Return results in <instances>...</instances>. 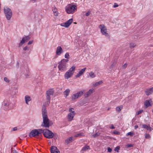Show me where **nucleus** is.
I'll return each instance as SVG.
<instances>
[{
  "mask_svg": "<svg viewBox=\"0 0 153 153\" xmlns=\"http://www.w3.org/2000/svg\"><path fill=\"white\" fill-rule=\"evenodd\" d=\"M73 74L69 71H67L64 75V77L65 79H68L70 78Z\"/></svg>",
  "mask_w": 153,
  "mask_h": 153,
  "instance_id": "obj_15",
  "label": "nucleus"
},
{
  "mask_svg": "<svg viewBox=\"0 0 153 153\" xmlns=\"http://www.w3.org/2000/svg\"><path fill=\"white\" fill-rule=\"evenodd\" d=\"M75 68V66H73L71 68H70L68 71H69L73 74L74 73Z\"/></svg>",
  "mask_w": 153,
  "mask_h": 153,
  "instance_id": "obj_22",
  "label": "nucleus"
},
{
  "mask_svg": "<svg viewBox=\"0 0 153 153\" xmlns=\"http://www.w3.org/2000/svg\"><path fill=\"white\" fill-rule=\"evenodd\" d=\"M29 50V48L27 47V46H25L23 48L24 51H28Z\"/></svg>",
  "mask_w": 153,
  "mask_h": 153,
  "instance_id": "obj_43",
  "label": "nucleus"
},
{
  "mask_svg": "<svg viewBox=\"0 0 153 153\" xmlns=\"http://www.w3.org/2000/svg\"><path fill=\"white\" fill-rule=\"evenodd\" d=\"M17 129V128L16 127H15L13 128V130L14 131L16 130Z\"/></svg>",
  "mask_w": 153,
  "mask_h": 153,
  "instance_id": "obj_54",
  "label": "nucleus"
},
{
  "mask_svg": "<svg viewBox=\"0 0 153 153\" xmlns=\"http://www.w3.org/2000/svg\"><path fill=\"white\" fill-rule=\"evenodd\" d=\"M83 134L82 133H80L79 134H76L74 135V137H78L80 136H82Z\"/></svg>",
  "mask_w": 153,
  "mask_h": 153,
  "instance_id": "obj_35",
  "label": "nucleus"
},
{
  "mask_svg": "<svg viewBox=\"0 0 153 153\" xmlns=\"http://www.w3.org/2000/svg\"><path fill=\"white\" fill-rule=\"evenodd\" d=\"M51 153H60V152L55 146H53L51 147Z\"/></svg>",
  "mask_w": 153,
  "mask_h": 153,
  "instance_id": "obj_10",
  "label": "nucleus"
},
{
  "mask_svg": "<svg viewBox=\"0 0 153 153\" xmlns=\"http://www.w3.org/2000/svg\"><path fill=\"white\" fill-rule=\"evenodd\" d=\"M17 65H19V63L18 62L17 63Z\"/></svg>",
  "mask_w": 153,
  "mask_h": 153,
  "instance_id": "obj_58",
  "label": "nucleus"
},
{
  "mask_svg": "<svg viewBox=\"0 0 153 153\" xmlns=\"http://www.w3.org/2000/svg\"><path fill=\"white\" fill-rule=\"evenodd\" d=\"M118 6V5L117 3H114V5L113 6V7L114 8L117 7Z\"/></svg>",
  "mask_w": 153,
  "mask_h": 153,
  "instance_id": "obj_48",
  "label": "nucleus"
},
{
  "mask_svg": "<svg viewBox=\"0 0 153 153\" xmlns=\"http://www.w3.org/2000/svg\"><path fill=\"white\" fill-rule=\"evenodd\" d=\"M90 147L88 145H85V146L83 147L82 150L81 151L84 152L86 151V150L90 149Z\"/></svg>",
  "mask_w": 153,
  "mask_h": 153,
  "instance_id": "obj_26",
  "label": "nucleus"
},
{
  "mask_svg": "<svg viewBox=\"0 0 153 153\" xmlns=\"http://www.w3.org/2000/svg\"><path fill=\"white\" fill-rule=\"evenodd\" d=\"M90 76L92 78H94L95 77V75L94 73L92 72H91L89 74Z\"/></svg>",
  "mask_w": 153,
  "mask_h": 153,
  "instance_id": "obj_33",
  "label": "nucleus"
},
{
  "mask_svg": "<svg viewBox=\"0 0 153 153\" xmlns=\"http://www.w3.org/2000/svg\"><path fill=\"white\" fill-rule=\"evenodd\" d=\"M99 135V134H97V133H96L92 135V136L94 138H95V137H96L97 136H98Z\"/></svg>",
  "mask_w": 153,
  "mask_h": 153,
  "instance_id": "obj_42",
  "label": "nucleus"
},
{
  "mask_svg": "<svg viewBox=\"0 0 153 153\" xmlns=\"http://www.w3.org/2000/svg\"><path fill=\"white\" fill-rule=\"evenodd\" d=\"M68 61V59H63L59 62L58 68L59 71L63 72L66 70L68 66L67 63Z\"/></svg>",
  "mask_w": 153,
  "mask_h": 153,
  "instance_id": "obj_2",
  "label": "nucleus"
},
{
  "mask_svg": "<svg viewBox=\"0 0 153 153\" xmlns=\"http://www.w3.org/2000/svg\"><path fill=\"white\" fill-rule=\"evenodd\" d=\"M123 106L122 105L117 106L116 108V110L118 112H120L121 110L123 108Z\"/></svg>",
  "mask_w": 153,
  "mask_h": 153,
  "instance_id": "obj_28",
  "label": "nucleus"
},
{
  "mask_svg": "<svg viewBox=\"0 0 153 153\" xmlns=\"http://www.w3.org/2000/svg\"><path fill=\"white\" fill-rule=\"evenodd\" d=\"M99 28L100 29L102 35H105L108 38L109 37V35L107 31L106 27L104 25H100Z\"/></svg>",
  "mask_w": 153,
  "mask_h": 153,
  "instance_id": "obj_7",
  "label": "nucleus"
},
{
  "mask_svg": "<svg viewBox=\"0 0 153 153\" xmlns=\"http://www.w3.org/2000/svg\"><path fill=\"white\" fill-rule=\"evenodd\" d=\"M61 25L63 27H66V26H65V23H62L61 24Z\"/></svg>",
  "mask_w": 153,
  "mask_h": 153,
  "instance_id": "obj_49",
  "label": "nucleus"
},
{
  "mask_svg": "<svg viewBox=\"0 0 153 153\" xmlns=\"http://www.w3.org/2000/svg\"><path fill=\"white\" fill-rule=\"evenodd\" d=\"M152 112L153 113V109L152 110Z\"/></svg>",
  "mask_w": 153,
  "mask_h": 153,
  "instance_id": "obj_59",
  "label": "nucleus"
},
{
  "mask_svg": "<svg viewBox=\"0 0 153 153\" xmlns=\"http://www.w3.org/2000/svg\"><path fill=\"white\" fill-rule=\"evenodd\" d=\"M42 111L43 123L41 126L45 128H48L50 126L49 120L47 115L46 108L45 105H43L42 106Z\"/></svg>",
  "mask_w": 153,
  "mask_h": 153,
  "instance_id": "obj_1",
  "label": "nucleus"
},
{
  "mask_svg": "<svg viewBox=\"0 0 153 153\" xmlns=\"http://www.w3.org/2000/svg\"><path fill=\"white\" fill-rule=\"evenodd\" d=\"M120 147L119 146L116 147L114 149V150L117 151V152H119V150L120 149Z\"/></svg>",
  "mask_w": 153,
  "mask_h": 153,
  "instance_id": "obj_38",
  "label": "nucleus"
},
{
  "mask_svg": "<svg viewBox=\"0 0 153 153\" xmlns=\"http://www.w3.org/2000/svg\"><path fill=\"white\" fill-rule=\"evenodd\" d=\"M102 81H99L98 82H96L95 84H94L93 86L94 87L97 86L102 84Z\"/></svg>",
  "mask_w": 153,
  "mask_h": 153,
  "instance_id": "obj_31",
  "label": "nucleus"
},
{
  "mask_svg": "<svg viewBox=\"0 0 153 153\" xmlns=\"http://www.w3.org/2000/svg\"><path fill=\"white\" fill-rule=\"evenodd\" d=\"M138 126L137 125H136L134 126V128L135 129H137V128H138Z\"/></svg>",
  "mask_w": 153,
  "mask_h": 153,
  "instance_id": "obj_55",
  "label": "nucleus"
},
{
  "mask_svg": "<svg viewBox=\"0 0 153 153\" xmlns=\"http://www.w3.org/2000/svg\"><path fill=\"white\" fill-rule=\"evenodd\" d=\"M133 145L132 144H127V146L128 147H132Z\"/></svg>",
  "mask_w": 153,
  "mask_h": 153,
  "instance_id": "obj_52",
  "label": "nucleus"
},
{
  "mask_svg": "<svg viewBox=\"0 0 153 153\" xmlns=\"http://www.w3.org/2000/svg\"><path fill=\"white\" fill-rule=\"evenodd\" d=\"M4 13L7 19L8 20H10L12 16V12L10 9L7 7H4Z\"/></svg>",
  "mask_w": 153,
  "mask_h": 153,
  "instance_id": "obj_6",
  "label": "nucleus"
},
{
  "mask_svg": "<svg viewBox=\"0 0 153 153\" xmlns=\"http://www.w3.org/2000/svg\"><path fill=\"white\" fill-rule=\"evenodd\" d=\"M94 91V90L93 88L90 89L86 93L84 94V97L85 98H86L90 95Z\"/></svg>",
  "mask_w": 153,
  "mask_h": 153,
  "instance_id": "obj_12",
  "label": "nucleus"
},
{
  "mask_svg": "<svg viewBox=\"0 0 153 153\" xmlns=\"http://www.w3.org/2000/svg\"><path fill=\"white\" fill-rule=\"evenodd\" d=\"M69 111L70 112L69 114H74L75 115L76 113L75 112V111L74 110V109L73 108H70L69 109Z\"/></svg>",
  "mask_w": 153,
  "mask_h": 153,
  "instance_id": "obj_25",
  "label": "nucleus"
},
{
  "mask_svg": "<svg viewBox=\"0 0 153 153\" xmlns=\"http://www.w3.org/2000/svg\"><path fill=\"white\" fill-rule=\"evenodd\" d=\"M73 21V19H71L65 22L66 27H68L71 24Z\"/></svg>",
  "mask_w": 153,
  "mask_h": 153,
  "instance_id": "obj_17",
  "label": "nucleus"
},
{
  "mask_svg": "<svg viewBox=\"0 0 153 153\" xmlns=\"http://www.w3.org/2000/svg\"><path fill=\"white\" fill-rule=\"evenodd\" d=\"M145 137L146 138H150V136L149 134H146L145 135Z\"/></svg>",
  "mask_w": 153,
  "mask_h": 153,
  "instance_id": "obj_40",
  "label": "nucleus"
},
{
  "mask_svg": "<svg viewBox=\"0 0 153 153\" xmlns=\"http://www.w3.org/2000/svg\"><path fill=\"white\" fill-rule=\"evenodd\" d=\"M110 109V108H108L107 110H109Z\"/></svg>",
  "mask_w": 153,
  "mask_h": 153,
  "instance_id": "obj_57",
  "label": "nucleus"
},
{
  "mask_svg": "<svg viewBox=\"0 0 153 153\" xmlns=\"http://www.w3.org/2000/svg\"><path fill=\"white\" fill-rule=\"evenodd\" d=\"M108 152H111L112 151V149L109 147L108 148Z\"/></svg>",
  "mask_w": 153,
  "mask_h": 153,
  "instance_id": "obj_47",
  "label": "nucleus"
},
{
  "mask_svg": "<svg viewBox=\"0 0 153 153\" xmlns=\"http://www.w3.org/2000/svg\"><path fill=\"white\" fill-rule=\"evenodd\" d=\"M144 104L146 107H147L151 105V104L149 100H146L144 102Z\"/></svg>",
  "mask_w": 153,
  "mask_h": 153,
  "instance_id": "obj_27",
  "label": "nucleus"
},
{
  "mask_svg": "<svg viewBox=\"0 0 153 153\" xmlns=\"http://www.w3.org/2000/svg\"><path fill=\"white\" fill-rule=\"evenodd\" d=\"M75 115L74 114H68L67 116V119L69 121H71L73 120Z\"/></svg>",
  "mask_w": 153,
  "mask_h": 153,
  "instance_id": "obj_16",
  "label": "nucleus"
},
{
  "mask_svg": "<svg viewBox=\"0 0 153 153\" xmlns=\"http://www.w3.org/2000/svg\"><path fill=\"white\" fill-rule=\"evenodd\" d=\"M13 153H19L17 152L15 150H14L12 151Z\"/></svg>",
  "mask_w": 153,
  "mask_h": 153,
  "instance_id": "obj_53",
  "label": "nucleus"
},
{
  "mask_svg": "<svg viewBox=\"0 0 153 153\" xmlns=\"http://www.w3.org/2000/svg\"><path fill=\"white\" fill-rule=\"evenodd\" d=\"M25 41L24 40V39L22 38V40L21 41L19 45V47H20L21 46L25 43Z\"/></svg>",
  "mask_w": 153,
  "mask_h": 153,
  "instance_id": "obj_30",
  "label": "nucleus"
},
{
  "mask_svg": "<svg viewBox=\"0 0 153 153\" xmlns=\"http://www.w3.org/2000/svg\"><path fill=\"white\" fill-rule=\"evenodd\" d=\"M70 92V90L69 89H67L64 92V94L65 97H66L68 96Z\"/></svg>",
  "mask_w": 153,
  "mask_h": 153,
  "instance_id": "obj_23",
  "label": "nucleus"
},
{
  "mask_svg": "<svg viewBox=\"0 0 153 153\" xmlns=\"http://www.w3.org/2000/svg\"><path fill=\"white\" fill-rule=\"evenodd\" d=\"M25 100L26 103L28 105V102L31 101V99L30 97L28 95H26L25 96Z\"/></svg>",
  "mask_w": 153,
  "mask_h": 153,
  "instance_id": "obj_21",
  "label": "nucleus"
},
{
  "mask_svg": "<svg viewBox=\"0 0 153 153\" xmlns=\"http://www.w3.org/2000/svg\"><path fill=\"white\" fill-rule=\"evenodd\" d=\"M63 52V50L60 46H58L57 48L56 53L58 55H60Z\"/></svg>",
  "mask_w": 153,
  "mask_h": 153,
  "instance_id": "obj_13",
  "label": "nucleus"
},
{
  "mask_svg": "<svg viewBox=\"0 0 153 153\" xmlns=\"http://www.w3.org/2000/svg\"><path fill=\"white\" fill-rule=\"evenodd\" d=\"M134 135V133L131 132H130L127 133V135H130V136H133Z\"/></svg>",
  "mask_w": 153,
  "mask_h": 153,
  "instance_id": "obj_37",
  "label": "nucleus"
},
{
  "mask_svg": "<svg viewBox=\"0 0 153 153\" xmlns=\"http://www.w3.org/2000/svg\"><path fill=\"white\" fill-rule=\"evenodd\" d=\"M65 57L66 58L68 59L69 58V55L68 53H66L65 55Z\"/></svg>",
  "mask_w": 153,
  "mask_h": 153,
  "instance_id": "obj_36",
  "label": "nucleus"
},
{
  "mask_svg": "<svg viewBox=\"0 0 153 153\" xmlns=\"http://www.w3.org/2000/svg\"><path fill=\"white\" fill-rule=\"evenodd\" d=\"M54 93L53 90V89H50L48 90L46 92V95H48L51 96L53 95Z\"/></svg>",
  "mask_w": 153,
  "mask_h": 153,
  "instance_id": "obj_20",
  "label": "nucleus"
},
{
  "mask_svg": "<svg viewBox=\"0 0 153 153\" xmlns=\"http://www.w3.org/2000/svg\"><path fill=\"white\" fill-rule=\"evenodd\" d=\"M76 10V6L71 4H68L65 7V10L68 14L73 13Z\"/></svg>",
  "mask_w": 153,
  "mask_h": 153,
  "instance_id": "obj_3",
  "label": "nucleus"
},
{
  "mask_svg": "<svg viewBox=\"0 0 153 153\" xmlns=\"http://www.w3.org/2000/svg\"><path fill=\"white\" fill-rule=\"evenodd\" d=\"M42 129H33L30 132L29 136L30 137L40 136L42 135Z\"/></svg>",
  "mask_w": 153,
  "mask_h": 153,
  "instance_id": "obj_5",
  "label": "nucleus"
},
{
  "mask_svg": "<svg viewBox=\"0 0 153 153\" xmlns=\"http://www.w3.org/2000/svg\"><path fill=\"white\" fill-rule=\"evenodd\" d=\"M72 137H70L68 139H66L65 140V142L67 143V144L70 143L71 142H72Z\"/></svg>",
  "mask_w": 153,
  "mask_h": 153,
  "instance_id": "obj_29",
  "label": "nucleus"
},
{
  "mask_svg": "<svg viewBox=\"0 0 153 153\" xmlns=\"http://www.w3.org/2000/svg\"><path fill=\"white\" fill-rule=\"evenodd\" d=\"M33 40L30 41L28 43V45H30L33 43Z\"/></svg>",
  "mask_w": 153,
  "mask_h": 153,
  "instance_id": "obj_50",
  "label": "nucleus"
},
{
  "mask_svg": "<svg viewBox=\"0 0 153 153\" xmlns=\"http://www.w3.org/2000/svg\"><path fill=\"white\" fill-rule=\"evenodd\" d=\"M42 133L45 137L48 139L52 138L54 135L53 133L47 129H42Z\"/></svg>",
  "mask_w": 153,
  "mask_h": 153,
  "instance_id": "obj_4",
  "label": "nucleus"
},
{
  "mask_svg": "<svg viewBox=\"0 0 153 153\" xmlns=\"http://www.w3.org/2000/svg\"><path fill=\"white\" fill-rule=\"evenodd\" d=\"M83 91H80L77 92L75 94L73 95L71 97V99L72 100H74L78 98L83 94Z\"/></svg>",
  "mask_w": 153,
  "mask_h": 153,
  "instance_id": "obj_8",
  "label": "nucleus"
},
{
  "mask_svg": "<svg viewBox=\"0 0 153 153\" xmlns=\"http://www.w3.org/2000/svg\"><path fill=\"white\" fill-rule=\"evenodd\" d=\"M127 66V63L125 64L122 66V68L123 69H125L126 68Z\"/></svg>",
  "mask_w": 153,
  "mask_h": 153,
  "instance_id": "obj_44",
  "label": "nucleus"
},
{
  "mask_svg": "<svg viewBox=\"0 0 153 153\" xmlns=\"http://www.w3.org/2000/svg\"><path fill=\"white\" fill-rule=\"evenodd\" d=\"M136 46V44L134 43H131L130 44V48H133Z\"/></svg>",
  "mask_w": 153,
  "mask_h": 153,
  "instance_id": "obj_34",
  "label": "nucleus"
},
{
  "mask_svg": "<svg viewBox=\"0 0 153 153\" xmlns=\"http://www.w3.org/2000/svg\"><path fill=\"white\" fill-rule=\"evenodd\" d=\"M142 128H145L147 130H149V131H151V130L153 129L150 126H148L146 124L143 125Z\"/></svg>",
  "mask_w": 153,
  "mask_h": 153,
  "instance_id": "obj_18",
  "label": "nucleus"
},
{
  "mask_svg": "<svg viewBox=\"0 0 153 153\" xmlns=\"http://www.w3.org/2000/svg\"><path fill=\"white\" fill-rule=\"evenodd\" d=\"M46 97V100H47V101L46 102V104L49 105L50 103V100H51L50 96L47 95Z\"/></svg>",
  "mask_w": 153,
  "mask_h": 153,
  "instance_id": "obj_24",
  "label": "nucleus"
},
{
  "mask_svg": "<svg viewBox=\"0 0 153 153\" xmlns=\"http://www.w3.org/2000/svg\"><path fill=\"white\" fill-rule=\"evenodd\" d=\"M113 133L115 134H120V132L117 131H114Z\"/></svg>",
  "mask_w": 153,
  "mask_h": 153,
  "instance_id": "obj_46",
  "label": "nucleus"
},
{
  "mask_svg": "<svg viewBox=\"0 0 153 153\" xmlns=\"http://www.w3.org/2000/svg\"><path fill=\"white\" fill-rule=\"evenodd\" d=\"M52 10L54 13V15L55 16H57L58 15V12L57 11V9L55 7V6H53L52 7Z\"/></svg>",
  "mask_w": 153,
  "mask_h": 153,
  "instance_id": "obj_19",
  "label": "nucleus"
},
{
  "mask_svg": "<svg viewBox=\"0 0 153 153\" xmlns=\"http://www.w3.org/2000/svg\"><path fill=\"white\" fill-rule=\"evenodd\" d=\"M143 111V110H140L139 111H138L137 113H136V114L137 115H138L140 114H141Z\"/></svg>",
  "mask_w": 153,
  "mask_h": 153,
  "instance_id": "obj_39",
  "label": "nucleus"
},
{
  "mask_svg": "<svg viewBox=\"0 0 153 153\" xmlns=\"http://www.w3.org/2000/svg\"><path fill=\"white\" fill-rule=\"evenodd\" d=\"M153 92V87L147 89L145 92L147 95H149L151 94Z\"/></svg>",
  "mask_w": 153,
  "mask_h": 153,
  "instance_id": "obj_14",
  "label": "nucleus"
},
{
  "mask_svg": "<svg viewBox=\"0 0 153 153\" xmlns=\"http://www.w3.org/2000/svg\"><path fill=\"white\" fill-rule=\"evenodd\" d=\"M86 69V68H84L82 69L79 72L75 75V76L76 78L79 77L80 76H82L85 72V70Z\"/></svg>",
  "mask_w": 153,
  "mask_h": 153,
  "instance_id": "obj_11",
  "label": "nucleus"
},
{
  "mask_svg": "<svg viewBox=\"0 0 153 153\" xmlns=\"http://www.w3.org/2000/svg\"><path fill=\"white\" fill-rule=\"evenodd\" d=\"M25 76H26V77L27 78H28L29 76V74H26L25 75Z\"/></svg>",
  "mask_w": 153,
  "mask_h": 153,
  "instance_id": "obj_56",
  "label": "nucleus"
},
{
  "mask_svg": "<svg viewBox=\"0 0 153 153\" xmlns=\"http://www.w3.org/2000/svg\"><path fill=\"white\" fill-rule=\"evenodd\" d=\"M10 103L8 101L4 100L2 102V105L3 107H4L5 109L8 110L9 109V108L8 107V106L10 105Z\"/></svg>",
  "mask_w": 153,
  "mask_h": 153,
  "instance_id": "obj_9",
  "label": "nucleus"
},
{
  "mask_svg": "<svg viewBox=\"0 0 153 153\" xmlns=\"http://www.w3.org/2000/svg\"><path fill=\"white\" fill-rule=\"evenodd\" d=\"M110 128L111 129H114L115 128L114 127V126L112 124L111 125V126L110 127Z\"/></svg>",
  "mask_w": 153,
  "mask_h": 153,
  "instance_id": "obj_51",
  "label": "nucleus"
},
{
  "mask_svg": "<svg viewBox=\"0 0 153 153\" xmlns=\"http://www.w3.org/2000/svg\"><path fill=\"white\" fill-rule=\"evenodd\" d=\"M91 14L90 11H89L85 13V15L86 16H89Z\"/></svg>",
  "mask_w": 153,
  "mask_h": 153,
  "instance_id": "obj_45",
  "label": "nucleus"
},
{
  "mask_svg": "<svg viewBox=\"0 0 153 153\" xmlns=\"http://www.w3.org/2000/svg\"><path fill=\"white\" fill-rule=\"evenodd\" d=\"M4 81L7 82H9V80L8 79L7 77H5L4 78Z\"/></svg>",
  "mask_w": 153,
  "mask_h": 153,
  "instance_id": "obj_41",
  "label": "nucleus"
},
{
  "mask_svg": "<svg viewBox=\"0 0 153 153\" xmlns=\"http://www.w3.org/2000/svg\"><path fill=\"white\" fill-rule=\"evenodd\" d=\"M23 38L24 39V40L26 42L30 39V37L29 36H26L23 37Z\"/></svg>",
  "mask_w": 153,
  "mask_h": 153,
  "instance_id": "obj_32",
  "label": "nucleus"
}]
</instances>
